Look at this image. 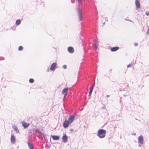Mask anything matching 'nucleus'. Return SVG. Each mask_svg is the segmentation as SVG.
<instances>
[{"instance_id": "f257e3e1", "label": "nucleus", "mask_w": 149, "mask_h": 149, "mask_svg": "<svg viewBox=\"0 0 149 149\" xmlns=\"http://www.w3.org/2000/svg\"><path fill=\"white\" fill-rule=\"evenodd\" d=\"M106 131L102 129L99 130L97 134V135L100 138H103L105 136Z\"/></svg>"}, {"instance_id": "f03ea898", "label": "nucleus", "mask_w": 149, "mask_h": 149, "mask_svg": "<svg viewBox=\"0 0 149 149\" xmlns=\"http://www.w3.org/2000/svg\"><path fill=\"white\" fill-rule=\"evenodd\" d=\"M77 10L79 21H81L82 20L83 18L82 12L79 8H77Z\"/></svg>"}, {"instance_id": "7ed1b4c3", "label": "nucleus", "mask_w": 149, "mask_h": 149, "mask_svg": "<svg viewBox=\"0 0 149 149\" xmlns=\"http://www.w3.org/2000/svg\"><path fill=\"white\" fill-rule=\"evenodd\" d=\"M138 143H139V146H141L143 143V136H140L138 138Z\"/></svg>"}, {"instance_id": "20e7f679", "label": "nucleus", "mask_w": 149, "mask_h": 149, "mask_svg": "<svg viewBox=\"0 0 149 149\" xmlns=\"http://www.w3.org/2000/svg\"><path fill=\"white\" fill-rule=\"evenodd\" d=\"M75 118V116L74 115L70 116L68 118V121L71 124L74 120Z\"/></svg>"}, {"instance_id": "39448f33", "label": "nucleus", "mask_w": 149, "mask_h": 149, "mask_svg": "<svg viewBox=\"0 0 149 149\" xmlns=\"http://www.w3.org/2000/svg\"><path fill=\"white\" fill-rule=\"evenodd\" d=\"M70 124L68 120H65L63 122V125L64 128H66Z\"/></svg>"}, {"instance_id": "423d86ee", "label": "nucleus", "mask_w": 149, "mask_h": 149, "mask_svg": "<svg viewBox=\"0 0 149 149\" xmlns=\"http://www.w3.org/2000/svg\"><path fill=\"white\" fill-rule=\"evenodd\" d=\"M135 4L136 6V9L138 10V9H139L140 7V5L139 1L138 0H135Z\"/></svg>"}, {"instance_id": "0eeeda50", "label": "nucleus", "mask_w": 149, "mask_h": 149, "mask_svg": "<svg viewBox=\"0 0 149 149\" xmlns=\"http://www.w3.org/2000/svg\"><path fill=\"white\" fill-rule=\"evenodd\" d=\"M11 142L12 143L14 144L15 143V139L14 135L12 134L11 138Z\"/></svg>"}, {"instance_id": "6e6552de", "label": "nucleus", "mask_w": 149, "mask_h": 149, "mask_svg": "<svg viewBox=\"0 0 149 149\" xmlns=\"http://www.w3.org/2000/svg\"><path fill=\"white\" fill-rule=\"evenodd\" d=\"M56 63H53L51 65L50 69L51 70H54L56 66Z\"/></svg>"}, {"instance_id": "1a4fd4ad", "label": "nucleus", "mask_w": 149, "mask_h": 149, "mask_svg": "<svg viewBox=\"0 0 149 149\" xmlns=\"http://www.w3.org/2000/svg\"><path fill=\"white\" fill-rule=\"evenodd\" d=\"M68 52L70 53H72L74 52V50L73 48L71 47H69L68 48Z\"/></svg>"}, {"instance_id": "9d476101", "label": "nucleus", "mask_w": 149, "mask_h": 149, "mask_svg": "<svg viewBox=\"0 0 149 149\" xmlns=\"http://www.w3.org/2000/svg\"><path fill=\"white\" fill-rule=\"evenodd\" d=\"M62 139L63 142H66L68 139V137L65 134L62 137Z\"/></svg>"}, {"instance_id": "9b49d317", "label": "nucleus", "mask_w": 149, "mask_h": 149, "mask_svg": "<svg viewBox=\"0 0 149 149\" xmlns=\"http://www.w3.org/2000/svg\"><path fill=\"white\" fill-rule=\"evenodd\" d=\"M29 125V124L27 123L26 122H24L22 123V126L25 128L28 127Z\"/></svg>"}, {"instance_id": "f8f14e48", "label": "nucleus", "mask_w": 149, "mask_h": 149, "mask_svg": "<svg viewBox=\"0 0 149 149\" xmlns=\"http://www.w3.org/2000/svg\"><path fill=\"white\" fill-rule=\"evenodd\" d=\"M118 47H116L111 48V50L112 52H115L118 50Z\"/></svg>"}, {"instance_id": "ddd939ff", "label": "nucleus", "mask_w": 149, "mask_h": 149, "mask_svg": "<svg viewBox=\"0 0 149 149\" xmlns=\"http://www.w3.org/2000/svg\"><path fill=\"white\" fill-rule=\"evenodd\" d=\"M52 137L54 140H58L59 139V137L58 136L53 135L52 136Z\"/></svg>"}, {"instance_id": "4468645a", "label": "nucleus", "mask_w": 149, "mask_h": 149, "mask_svg": "<svg viewBox=\"0 0 149 149\" xmlns=\"http://www.w3.org/2000/svg\"><path fill=\"white\" fill-rule=\"evenodd\" d=\"M68 89V88H64L62 91V93L63 94H64L65 93H67Z\"/></svg>"}, {"instance_id": "2eb2a0df", "label": "nucleus", "mask_w": 149, "mask_h": 149, "mask_svg": "<svg viewBox=\"0 0 149 149\" xmlns=\"http://www.w3.org/2000/svg\"><path fill=\"white\" fill-rule=\"evenodd\" d=\"M13 128L14 130L15 131H16L17 133L19 132V131L17 126H13Z\"/></svg>"}, {"instance_id": "dca6fc26", "label": "nucleus", "mask_w": 149, "mask_h": 149, "mask_svg": "<svg viewBox=\"0 0 149 149\" xmlns=\"http://www.w3.org/2000/svg\"><path fill=\"white\" fill-rule=\"evenodd\" d=\"M94 45L95 48L97 49L98 46V44L97 41L96 40H94Z\"/></svg>"}, {"instance_id": "f3484780", "label": "nucleus", "mask_w": 149, "mask_h": 149, "mask_svg": "<svg viewBox=\"0 0 149 149\" xmlns=\"http://www.w3.org/2000/svg\"><path fill=\"white\" fill-rule=\"evenodd\" d=\"M21 21L20 19H18L16 20L15 24L17 25H19L21 24Z\"/></svg>"}, {"instance_id": "a211bd4d", "label": "nucleus", "mask_w": 149, "mask_h": 149, "mask_svg": "<svg viewBox=\"0 0 149 149\" xmlns=\"http://www.w3.org/2000/svg\"><path fill=\"white\" fill-rule=\"evenodd\" d=\"M28 145L29 147V148H33V145L31 144V143L30 142H29L28 143Z\"/></svg>"}, {"instance_id": "6ab92c4d", "label": "nucleus", "mask_w": 149, "mask_h": 149, "mask_svg": "<svg viewBox=\"0 0 149 149\" xmlns=\"http://www.w3.org/2000/svg\"><path fill=\"white\" fill-rule=\"evenodd\" d=\"M35 132L37 134L38 133L39 134H42V133L41 132L40 130L38 129H37L35 130Z\"/></svg>"}, {"instance_id": "aec40b11", "label": "nucleus", "mask_w": 149, "mask_h": 149, "mask_svg": "<svg viewBox=\"0 0 149 149\" xmlns=\"http://www.w3.org/2000/svg\"><path fill=\"white\" fill-rule=\"evenodd\" d=\"M34 79L32 78L30 79L29 80V82L30 83H33L34 82Z\"/></svg>"}, {"instance_id": "412c9836", "label": "nucleus", "mask_w": 149, "mask_h": 149, "mask_svg": "<svg viewBox=\"0 0 149 149\" xmlns=\"http://www.w3.org/2000/svg\"><path fill=\"white\" fill-rule=\"evenodd\" d=\"M23 49V47L22 46H20L18 48V50L19 51H21Z\"/></svg>"}, {"instance_id": "4be33fe9", "label": "nucleus", "mask_w": 149, "mask_h": 149, "mask_svg": "<svg viewBox=\"0 0 149 149\" xmlns=\"http://www.w3.org/2000/svg\"><path fill=\"white\" fill-rule=\"evenodd\" d=\"M94 86V85L91 86L90 88V91H92Z\"/></svg>"}, {"instance_id": "5701e85b", "label": "nucleus", "mask_w": 149, "mask_h": 149, "mask_svg": "<svg viewBox=\"0 0 149 149\" xmlns=\"http://www.w3.org/2000/svg\"><path fill=\"white\" fill-rule=\"evenodd\" d=\"M146 33L147 34L149 35V27L147 29Z\"/></svg>"}, {"instance_id": "b1692460", "label": "nucleus", "mask_w": 149, "mask_h": 149, "mask_svg": "<svg viewBox=\"0 0 149 149\" xmlns=\"http://www.w3.org/2000/svg\"><path fill=\"white\" fill-rule=\"evenodd\" d=\"M77 1L78 2V3L79 4H81L82 2L81 0H77Z\"/></svg>"}, {"instance_id": "393cba45", "label": "nucleus", "mask_w": 149, "mask_h": 149, "mask_svg": "<svg viewBox=\"0 0 149 149\" xmlns=\"http://www.w3.org/2000/svg\"><path fill=\"white\" fill-rule=\"evenodd\" d=\"M67 65H64L63 66V68L64 69H66L67 68Z\"/></svg>"}, {"instance_id": "a878e982", "label": "nucleus", "mask_w": 149, "mask_h": 149, "mask_svg": "<svg viewBox=\"0 0 149 149\" xmlns=\"http://www.w3.org/2000/svg\"><path fill=\"white\" fill-rule=\"evenodd\" d=\"M146 14L147 16H148L149 15V12L148 11H146Z\"/></svg>"}, {"instance_id": "bb28decb", "label": "nucleus", "mask_w": 149, "mask_h": 149, "mask_svg": "<svg viewBox=\"0 0 149 149\" xmlns=\"http://www.w3.org/2000/svg\"><path fill=\"white\" fill-rule=\"evenodd\" d=\"M92 91H90L88 96H90V95H91V93H92Z\"/></svg>"}, {"instance_id": "cd10ccee", "label": "nucleus", "mask_w": 149, "mask_h": 149, "mask_svg": "<svg viewBox=\"0 0 149 149\" xmlns=\"http://www.w3.org/2000/svg\"><path fill=\"white\" fill-rule=\"evenodd\" d=\"M67 95V93H65L64 95V97H65Z\"/></svg>"}, {"instance_id": "c85d7f7f", "label": "nucleus", "mask_w": 149, "mask_h": 149, "mask_svg": "<svg viewBox=\"0 0 149 149\" xmlns=\"http://www.w3.org/2000/svg\"><path fill=\"white\" fill-rule=\"evenodd\" d=\"M138 45V43H134V46H137V45Z\"/></svg>"}, {"instance_id": "c756f323", "label": "nucleus", "mask_w": 149, "mask_h": 149, "mask_svg": "<svg viewBox=\"0 0 149 149\" xmlns=\"http://www.w3.org/2000/svg\"><path fill=\"white\" fill-rule=\"evenodd\" d=\"M71 2L72 3H74V0H71Z\"/></svg>"}, {"instance_id": "7c9ffc66", "label": "nucleus", "mask_w": 149, "mask_h": 149, "mask_svg": "<svg viewBox=\"0 0 149 149\" xmlns=\"http://www.w3.org/2000/svg\"><path fill=\"white\" fill-rule=\"evenodd\" d=\"M41 134L42 135V136H43L44 137V138L45 139V137L44 135V134H42H42Z\"/></svg>"}, {"instance_id": "2f4dec72", "label": "nucleus", "mask_w": 149, "mask_h": 149, "mask_svg": "<svg viewBox=\"0 0 149 149\" xmlns=\"http://www.w3.org/2000/svg\"><path fill=\"white\" fill-rule=\"evenodd\" d=\"M131 66V64H129L127 66V68H128L129 67H130Z\"/></svg>"}, {"instance_id": "473e14b6", "label": "nucleus", "mask_w": 149, "mask_h": 149, "mask_svg": "<svg viewBox=\"0 0 149 149\" xmlns=\"http://www.w3.org/2000/svg\"><path fill=\"white\" fill-rule=\"evenodd\" d=\"M109 95H106V97H109Z\"/></svg>"}, {"instance_id": "72a5a7b5", "label": "nucleus", "mask_w": 149, "mask_h": 149, "mask_svg": "<svg viewBox=\"0 0 149 149\" xmlns=\"http://www.w3.org/2000/svg\"><path fill=\"white\" fill-rule=\"evenodd\" d=\"M127 20L129 21H130V22H132V20H129H129Z\"/></svg>"}, {"instance_id": "f704fd0d", "label": "nucleus", "mask_w": 149, "mask_h": 149, "mask_svg": "<svg viewBox=\"0 0 149 149\" xmlns=\"http://www.w3.org/2000/svg\"><path fill=\"white\" fill-rule=\"evenodd\" d=\"M30 149H33V147L32 148H30Z\"/></svg>"}]
</instances>
